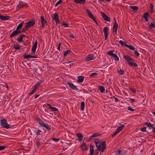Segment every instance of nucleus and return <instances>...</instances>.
Here are the masks:
<instances>
[{"label": "nucleus", "mask_w": 155, "mask_h": 155, "mask_svg": "<svg viewBox=\"0 0 155 155\" xmlns=\"http://www.w3.org/2000/svg\"><path fill=\"white\" fill-rule=\"evenodd\" d=\"M129 89L133 93H135L136 92V89L135 88H129Z\"/></svg>", "instance_id": "obj_48"}, {"label": "nucleus", "mask_w": 155, "mask_h": 155, "mask_svg": "<svg viewBox=\"0 0 155 155\" xmlns=\"http://www.w3.org/2000/svg\"><path fill=\"white\" fill-rule=\"evenodd\" d=\"M37 58V56L35 55V56H32L31 55H30L29 54H25L24 55V58H27L28 59L30 58Z\"/></svg>", "instance_id": "obj_11"}, {"label": "nucleus", "mask_w": 155, "mask_h": 155, "mask_svg": "<svg viewBox=\"0 0 155 155\" xmlns=\"http://www.w3.org/2000/svg\"><path fill=\"white\" fill-rule=\"evenodd\" d=\"M92 19H93L94 21V22L97 24H98V22H97V21L95 19V18L94 17H93V18H91Z\"/></svg>", "instance_id": "obj_57"}, {"label": "nucleus", "mask_w": 155, "mask_h": 155, "mask_svg": "<svg viewBox=\"0 0 155 155\" xmlns=\"http://www.w3.org/2000/svg\"><path fill=\"white\" fill-rule=\"evenodd\" d=\"M128 110H130L132 111H133L134 110L132 109V108H131L130 107H128Z\"/></svg>", "instance_id": "obj_58"}, {"label": "nucleus", "mask_w": 155, "mask_h": 155, "mask_svg": "<svg viewBox=\"0 0 155 155\" xmlns=\"http://www.w3.org/2000/svg\"><path fill=\"white\" fill-rule=\"evenodd\" d=\"M119 73L121 75H123L124 73V71L120 69L119 71H118Z\"/></svg>", "instance_id": "obj_47"}, {"label": "nucleus", "mask_w": 155, "mask_h": 155, "mask_svg": "<svg viewBox=\"0 0 155 155\" xmlns=\"http://www.w3.org/2000/svg\"><path fill=\"white\" fill-rule=\"evenodd\" d=\"M112 57L115 60H116L117 61H118L119 60V58L117 57L116 54H114L113 55H112Z\"/></svg>", "instance_id": "obj_34"}, {"label": "nucleus", "mask_w": 155, "mask_h": 155, "mask_svg": "<svg viewBox=\"0 0 155 155\" xmlns=\"http://www.w3.org/2000/svg\"><path fill=\"white\" fill-rule=\"evenodd\" d=\"M130 8L134 11H135L136 12H137L138 9V8L137 6H130Z\"/></svg>", "instance_id": "obj_27"}, {"label": "nucleus", "mask_w": 155, "mask_h": 155, "mask_svg": "<svg viewBox=\"0 0 155 155\" xmlns=\"http://www.w3.org/2000/svg\"><path fill=\"white\" fill-rule=\"evenodd\" d=\"M40 19L41 24V27L42 28H43L45 27V24H46L47 22L43 16H41L40 17Z\"/></svg>", "instance_id": "obj_3"}, {"label": "nucleus", "mask_w": 155, "mask_h": 155, "mask_svg": "<svg viewBox=\"0 0 155 155\" xmlns=\"http://www.w3.org/2000/svg\"><path fill=\"white\" fill-rule=\"evenodd\" d=\"M40 84V83H38L37 84L35 85L33 88H35V89L36 90V89L38 87Z\"/></svg>", "instance_id": "obj_37"}, {"label": "nucleus", "mask_w": 155, "mask_h": 155, "mask_svg": "<svg viewBox=\"0 0 155 155\" xmlns=\"http://www.w3.org/2000/svg\"><path fill=\"white\" fill-rule=\"evenodd\" d=\"M62 0H59V1H58V2H57V3H56L55 5V6L56 7L57 6H58L59 4H60L62 3Z\"/></svg>", "instance_id": "obj_40"}, {"label": "nucleus", "mask_w": 155, "mask_h": 155, "mask_svg": "<svg viewBox=\"0 0 155 155\" xmlns=\"http://www.w3.org/2000/svg\"><path fill=\"white\" fill-rule=\"evenodd\" d=\"M129 65L131 67H136L138 66L136 63L135 62H129Z\"/></svg>", "instance_id": "obj_32"}, {"label": "nucleus", "mask_w": 155, "mask_h": 155, "mask_svg": "<svg viewBox=\"0 0 155 155\" xmlns=\"http://www.w3.org/2000/svg\"><path fill=\"white\" fill-rule=\"evenodd\" d=\"M124 46L126 47H128L129 49L132 50H134L135 48L134 47L131 45H129L127 44H125Z\"/></svg>", "instance_id": "obj_26"}, {"label": "nucleus", "mask_w": 155, "mask_h": 155, "mask_svg": "<svg viewBox=\"0 0 155 155\" xmlns=\"http://www.w3.org/2000/svg\"><path fill=\"white\" fill-rule=\"evenodd\" d=\"M6 147V146H0V150H4Z\"/></svg>", "instance_id": "obj_52"}, {"label": "nucleus", "mask_w": 155, "mask_h": 155, "mask_svg": "<svg viewBox=\"0 0 155 155\" xmlns=\"http://www.w3.org/2000/svg\"><path fill=\"white\" fill-rule=\"evenodd\" d=\"M25 37V35H21L19 37L17 38V40L19 43H21L22 41L23 38Z\"/></svg>", "instance_id": "obj_15"}, {"label": "nucleus", "mask_w": 155, "mask_h": 155, "mask_svg": "<svg viewBox=\"0 0 155 155\" xmlns=\"http://www.w3.org/2000/svg\"><path fill=\"white\" fill-rule=\"evenodd\" d=\"M17 35H18V34L16 31L15 30L12 33L10 36L9 38L13 37Z\"/></svg>", "instance_id": "obj_29"}, {"label": "nucleus", "mask_w": 155, "mask_h": 155, "mask_svg": "<svg viewBox=\"0 0 155 155\" xmlns=\"http://www.w3.org/2000/svg\"><path fill=\"white\" fill-rule=\"evenodd\" d=\"M35 21L33 20H31L26 23V26L29 28L35 25Z\"/></svg>", "instance_id": "obj_4"}, {"label": "nucleus", "mask_w": 155, "mask_h": 155, "mask_svg": "<svg viewBox=\"0 0 155 155\" xmlns=\"http://www.w3.org/2000/svg\"><path fill=\"white\" fill-rule=\"evenodd\" d=\"M71 51L70 50H67V51H65L64 52L63 54L64 56L65 57L68 54L70 53Z\"/></svg>", "instance_id": "obj_33"}, {"label": "nucleus", "mask_w": 155, "mask_h": 155, "mask_svg": "<svg viewBox=\"0 0 155 155\" xmlns=\"http://www.w3.org/2000/svg\"><path fill=\"white\" fill-rule=\"evenodd\" d=\"M101 152H103L106 148V144L105 141H103L101 142Z\"/></svg>", "instance_id": "obj_12"}, {"label": "nucleus", "mask_w": 155, "mask_h": 155, "mask_svg": "<svg viewBox=\"0 0 155 155\" xmlns=\"http://www.w3.org/2000/svg\"><path fill=\"white\" fill-rule=\"evenodd\" d=\"M118 27V25L116 21L114 22V25L113 26V32L115 33L116 34H117V28Z\"/></svg>", "instance_id": "obj_7"}, {"label": "nucleus", "mask_w": 155, "mask_h": 155, "mask_svg": "<svg viewBox=\"0 0 155 155\" xmlns=\"http://www.w3.org/2000/svg\"><path fill=\"white\" fill-rule=\"evenodd\" d=\"M53 19L55 21L57 24H58L60 23V21L59 20L58 15L56 13L54 14V16L53 17Z\"/></svg>", "instance_id": "obj_8"}, {"label": "nucleus", "mask_w": 155, "mask_h": 155, "mask_svg": "<svg viewBox=\"0 0 155 155\" xmlns=\"http://www.w3.org/2000/svg\"><path fill=\"white\" fill-rule=\"evenodd\" d=\"M86 12L90 18L91 19L92 18H93L94 16H93V14H92L91 12L89 9H87Z\"/></svg>", "instance_id": "obj_19"}, {"label": "nucleus", "mask_w": 155, "mask_h": 155, "mask_svg": "<svg viewBox=\"0 0 155 155\" xmlns=\"http://www.w3.org/2000/svg\"><path fill=\"white\" fill-rule=\"evenodd\" d=\"M108 28L107 27H105L103 29V31L104 33V35L105 36V40H106L107 39V37L108 35L107 32V30H108Z\"/></svg>", "instance_id": "obj_10"}, {"label": "nucleus", "mask_w": 155, "mask_h": 155, "mask_svg": "<svg viewBox=\"0 0 155 155\" xmlns=\"http://www.w3.org/2000/svg\"><path fill=\"white\" fill-rule=\"evenodd\" d=\"M107 54L110 56H112V55L114 54L113 53V51H108L107 52Z\"/></svg>", "instance_id": "obj_41"}, {"label": "nucleus", "mask_w": 155, "mask_h": 155, "mask_svg": "<svg viewBox=\"0 0 155 155\" xmlns=\"http://www.w3.org/2000/svg\"><path fill=\"white\" fill-rule=\"evenodd\" d=\"M123 58L126 60L127 61V63L129 65V62H132L134 61V60L131 58V57L128 55H124Z\"/></svg>", "instance_id": "obj_2"}, {"label": "nucleus", "mask_w": 155, "mask_h": 155, "mask_svg": "<svg viewBox=\"0 0 155 155\" xmlns=\"http://www.w3.org/2000/svg\"><path fill=\"white\" fill-rule=\"evenodd\" d=\"M149 15V14L147 12H146L143 14V17L144 18H145L148 17Z\"/></svg>", "instance_id": "obj_38"}, {"label": "nucleus", "mask_w": 155, "mask_h": 155, "mask_svg": "<svg viewBox=\"0 0 155 155\" xmlns=\"http://www.w3.org/2000/svg\"><path fill=\"white\" fill-rule=\"evenodd\" d=\"M125 125L124 124H122L120 125V126L118 127L116 130H117L118 132H119L120 131H121L122 130V129L124 127Z\"/></svg>", "instance_id": "obj_23"}, {"label": "nucleus", "mask_w": 155, "mask_h": 155, "mask_svg": "<svg viewBox=\"0 0 155 155\" xmlns=\"http://www.w3.org/2000/svg\"><path fill=\"white\" fill-rule=\"evenodd\" d=\"M94 59V56L91 54L88 55L85 58V60L86 61H89Z\"/></svg>", "instance_id": "obj_13"}, {"label": "nucleus", "mask_w": 155, "mask_h": 155, "mask_svg": "<svg viewBox=\"0 0 155 155\" xmlns=\"http://www.w3.org/2000/svg\"><path fill=\"white\" fill-rule=\"evenodd\" d=\"M85 0H74V2L76 3L84 4L85 3Z\"/></svg>", "instance_id": "obj_18"}, {"label": "nucleus", "mask_w": 155, "mask_h": 155, "mask_svg": "<svg viewBox=\"0 0 155 155\" xmlns=\"http://www.w3.org/2000/svg\"><path fill=\"white\" fill-rule=\"evenodd\" d=\"M28 28L26 25L25 27L22 30V32H25Z\"/></svg>", "instance_id": "obj_45"}, {"label": "nucleus", "mask_w": 155, "mask_h": 155, "mask_svg": "<svg viewBox=\"0 0 155 155\" xmlns=\"http://www.w3.org/2000/svg\"><path fill=\"white\" fill-rule=\"evenodd\" d=\"M0 124L1 126L4 128L6 129H8L9 128V125L8 124L6 119H4L1 120Z\"/></svg>", "instance_id": "obj_1"}, {"label": "nucleus", "mask_w": 155, "mask_h": 155, "mask_svg": "<svg viewBox=\"0 0 155 155\" xmlns=\"http://www.w3.org/2000/svg\"><path fill=\"white\" fill-rule=\"evenodd\" d=\"M119 43L122 45H124L125 44L124 42L122 40H120L119 41Z\"/></svg>", "instance_id": "obj_53"}, {"label": "nucleus", "mask_w": 155, "mask_h": 155, "mask_svg": "<svg viewBox=\"0 0 155 155\" xmlns=\"http://www.w3.org/2000/svg\"><path fill=\"white\" fill-rule=\"evenodd\" d=\"M81 149L83 151L87 150L86 148V144L84 143H83L82 145L81 146Z\"/></svg>", "instance_id": "obj_21"}, {"label": "nucleus", "mask_w": 155, "mask_h": 155, "mask_svg": "<svg viewBox=\"0 0 155 155\" xmlns=\"http://www.w3.org/2000/svg\"><path fill=\"white\" fill-rule=\"evenodd\" d=\"M26 5V4L23 2L22 1H20L19 3V5L18 7L20 6V8L23 7L24 6H25Z\"/></svg>", "instance_id": "obj_22"}, {"label": "nucleus", "mask_w": 155, "mask_h": 155, "mask_svg": "<svg viewBox=\"0 0 155 155\" xmlns=\"http://www.w3.org/2000/svg\"><path fill=\"white\" fill-rule=\"evenodd\" d=\"M98 88L99 89L101 93H103L105 91V88L102 86H100L98 87Z\"/></svg>", "instance_id": "obj_28"}, {"label": "nucleus", "mask_w": 155, "mask_h": 155, "mask_svg": "<svg viewBox=\"0 0 155 155\" xmlns=\"http://www.w3.org/2000/svg\"><path fill=\"white\" fill-rule=\"evenodd\" d=\"M97 75V74L96 73H93L90 75V76L91 77H93V76Z\"/></svg>", "instance_id": "obj_46"}, {"label": "nucleus", "mask_w": 155, "mask_h": 155, "mask_svg": "<svg viewBox=\"0 0 155 155\" xmlns=\"http://www.w3.org/2000/svg\"><path fill=\"white\" fill-rule=\"evenodd\" d=\"M10 17L8 16H4L0 14V18L2 20H6L9 19Z\"/></svg>", "instance_id": "obj_14"}, {"label": "nucleus", "mask_w": 155, "mask_h": 155, "mask_svg": "<svg viewBox=\"0 0 155 155\" xmlns=\"http://www.w3.org/2000/svg\"><path fill=\"white\" fill-rule=\"evenodd\" d=\"M38 44L37 41H36L34 43V44L32 47L31 51V54H35L36 49Z\"/></svg>", "instance_id": "obj_5"}, {"label": "nucleus", "mask_w": 155, "mask_h": 155, "mask_svg": "<svg viewBox=\"0 0 155 155\" xmlns=\"http://www.w3.org/2000/svg\"><path fill=\"white\" fill-rule=\"evenodd\" d=\"M134 54H136V56L138 57L139 56V54L137 50H135Z\"/></svg>", "instance_id": "obj_50"}, {"label": "nucleus", "mask_w": 155, "mask_h": 155, "mask_svg": "<svg viewBox=\"0 0 155 155\" xmlns=\"http://www.w3.org/2000/svg\"><path fill=\"white\" fill-rule=\"evenodd\" d=\"M150 8H151V10L152 12V11H153V6L151 5L150 6Z\"/></svg>", "instance_id": "obj_62"}, {"label": "nucleus", "mask_w": 155, "mask_h": 155, "mask_svg": "<svg viewBox=\"0 0 155 155\" xmlns=\"http://www.w3.org/2000/svg\"><path fill=\"white\" fill-rule=\"evenodd\" d=\"M13 48L15 50H18L20 49V47L18 45L14 44L13 45Z\"/></svg>", "instance_id": "obj_35"}, {"label": "nucleus", "mask_w": 155, "mask_h": 155, "mask_svg": "<svg viewBox=\"0 0 155 155\" xmlns=\"http://www.w3.org/2000/svg\"><path fill=\"white\" fill-rule=\"evenodd\" d=\"M84 76H80L78 77V80L77 82L79 83H82L84 80Z\"/></svg>", "instance_id": "obj_16"}, {"label": "nucleus", "mask_w": 155, "mask_h": 155, "mask_svg": "<svg viewBox=\"0 0 155 155\" xmlns=\"http://www.w3.org/2000/svg\"><path fill=\"white\" fill-rule=\"evenodd\" d=\"M52 140L54 141H55V142H58L59 141V140H60V139L59 138H52Z\"/></svg>", "instance_id": "obj_49"}, {"label": "nucleus", "mask_w": 155, "mask_h": 155, "mask_svg": "<svg viewBox=\"0 0 155 155\" xmlns=\"http://www.w3.org/2000/svg\"><path fill=\"white\" fill-rule=\"evenodd\" d=\"M117 155H118V154H120V153H121V150H118L117 151Z\"/></svg>", "instance_id": "obj_61"}, {"label": "nucleus", "mask_w": 155, "mask_h": 155, "mask_svg": "<svg viewBox=\"0 0 155 155\" xmlns=\"http://www.w3.org/2000/svg\"><path fill=\"white\" fill-rule=\"evenodd\" d=\"M118 133L119 132H118V131L117 130H116L113 134L112 135V137H114L115 136L117 135Z\"/></svg>", "instance_id": "obj_44"}, {"label": "nucleus", "mask_w": 155, "mask_h": 155, "mask_svg": "<svg viewBox=\"0 0 155 155\" xmlns=\"http://www.w3.org/2000/svg\"><path fill=\"white\" fill-rule=\"evenodd\" d=\"M23 22H22L17 27L16 29L17 30H19L20 29L23 25Z\"/></svg>", "instance_id": "obj_31"}, {"label": "nucleus", "mask_w": 155, "mask_h": 155, "mask_svg": "<svg viewBox=\"0 0 155 155\" xmlns=\"http://www.w3.org/2000/svg\"><path fill=\"white\" fill-rule=\"evenodd\" d=\"M77 137L79 138V140L81 141L82 140L83 136L82 134L80 133H78L77 134Z\"/></svg>", "instance_id": "obj_25"}, {"label": "nucleus", "mask_w": 155, "mask_h": 155, "mask_svg": "<svg viewBox=\"0 0 155 155\" xmlns=\"http://www.w3.org/2000/svg\"><path fill=\"white\" fill-rule=\"evenodd\" d=\"M85 106V103L84 101H82L81 103V110H84V107Z\"/></svg>", "instance_id": "obj_30"}, {"label": "nucleus", "mask_w": 155, "mask_h": 155, "mask_svg": "<svg viewBox=\"0 0 155 155\" xmlns=\"http://www.w3.org/2000/svg\"><path fill=\"white\" fill-rule=\"evenodd\" d=\"M39 123L44 127L45 128L48 130H49L51 129L50 126L48 124H46L44 123L42 121L40 120Z\"/></svg>", "instance_id": "obj_6"}, {"label": "nucleus", "mask_w": 155, "mask_h": 155, "mask_svg": "<svg viewBox=\"0 0 155 155\" xmlns=\"http://www.w3.org/2000/svg\"><path fill=\"white\" fill-rule=\"evenodd\" d=\"M152 128H153V130H152L153 132V133H155V127H153Z\"/></svg>", "instance_id": "obj_64"}, {"label": "nucleus", "mask_w": 155, "mask_h": 155, "mask_svg": "<svg viewBox=\"0 0 155 155\" xmlns=\"http://www.w3.org/2000/svg\"><path fill=\"white\" fill-rule=\"evenodd\" d=\"M61 24L65 26V27H68V24L67 23L65 22H63L61 23Z\"/></svg>", "instance_id": "obj_51"}, {"label": "nucleus", "mask_w": 155, "mask_h": 155, "mask_svg": "<svg viewBox=\"0 0 155 155\" xmlns=\"http://www.w3.org/2000/svg\"><path fill=\"white\" fill-rule=\"evenodd\" d=\"M50 108L53 111H57L58 110V109L57 108L53 107H50Z\"/></svg>", "instance_id": "obj_43"}, {"label": "nucleus", "mask_w": 155, "mask_h": 155, "mask_svg": "<svg viewBox=\"0 0 155 155\" xmlns=\"http://www.w3.org/2000/svg\"><path fill=\"white\" fill-rule=\"evenodd\" d=\"M41 131L40 130H38V131L37 132H36V134L37 135H40V132H41Z\"/></svg>", "instance_id": "obj_59"}, {"label": "nucleus", "mask_w": 155, "mask_h": 155, "mask_svg": "<svg viewBox=\"0 0 155 155\" xmlns=\"http://www.w3.org/2000/svg\"><path fill=\"white\" fill-rule=\"evenodd\" d=\"M114 99H115V101L116 102H118V99L117 97H115V98H114Z\"/></svg>", "instance_id": "obj_63"}, {"label": "nucleus", "mask_w": 155, "mask_h": 155, "mask_svg": "<svg viewBox=\"0 0 155 155\" xmlns=\"http://www.w3.org/2000/svg\"><path fill=\"white\" fill-rule=\"evenodd\" d=\"M95 143L96 147L98 148V150L100 151L101 150V143L99 141H95Z\"/></svg>", "instance_id": "obj_20"}, {"label": "nucleus", "mask_w": 155, "mask_h": 155, "mask_svg": "<svg viewBox=\"0 0 155 155\" xmlns=\"http://www.w3.org/2000/svg\"><path fill=\"white\" fill-rule=\"evenodd\" d=\"M145 124L147 126V127H150L151 128L153 127V125L151 124L150 123L147 122V123H146Z\"/></svg>", "instance_id": "obj_36"}, {"label": "nucleus", "mask_w": 155, "mask_h": 155, "mask_svg": "<svg viewBox=\"0 0 155 155\" xmlns=\"http://www.w3.org/2000/svg\"><path fill=\"white\" fill-rule=\"evenodd\" d=\"M68 84L70 87L72 88L73 90H78V89L76 88V86L74 85L73 84L70 82H68Z\"/></svg>", "instance_id": "obj_17"}, {"label": "nucleus", "mask_w": 155, "mask_h": 155, "mask_svg": "<svg viewBox=\"0 0 155 155\" xmlns=\"http://www.w3.org/2000/svg\"><path fill=\"white\" fill-rule=\"evenodd\" d=\"M15 31H16L18 35L20 34V33H21L22 32V31H19V30H17L16 29Z\"/></svg>", "instance_id": "obj_60"}, {"label": "nucleus", "mask_w": 155, "mask_h": 155, "mask_svg": "<svg viewBox=\"0 0 155 155\" xmlns=\"http://www.w3.org/2000/svg\"><path fill=\"white\" fill-rule=\"evenodd\" d=\"M150 27L153 28H155V25L153 22L152 21L151 22L150 25H149V28H150Z\"/></svg>", "instance_id": "obj_39"}, {"label": "nucleus", "mask_w": 155, "mask_h": 155, "mask_svg": "<svg viewBox=\"0 0 155 155\" xmlns=\"http://www.w3.org/2000/svg\"><path fill=\"white\" fill-rule=\"evenodd\" d=\"M36 91V89L35 88H33V89L32 90V91L29 93V95H31L32 94H33Z\"/></svg>", "instance_id": "obj_42"}, {"label": "nucleus", "mask_w": 155, "mask_h": 155, "mask_svg": "<svg viewBox=\"0 0 155 155\" xmlns=\"http://www.w3.org/2000/svg\"><path fill=\"white\" fill-rule=\"evenodd\" d=\"M98 136V135L96 134H93L91 137V138H93V137H96L97 136Z\"/></svg>", "instance_id": "obj_56"}, {"label": "nucleus", "mask_w": 155, "mask_h": 155, "mask_svg": "<svg viewBox=\"0 0 155 155\" xmlns=\"http://www.w3.org/2000/svg\"><path fill=\"white\" fill-rule=\"evenodd\" d=\"M61 42H60L59 43V45H58V50L59 51H60L61 50V49H60V46H61Z\"/></svg>", "instance_id": "obj_55"}, {"label": "nucleus", "mask_w": 155, "mask_h": 155, "mask_svg": "<svg viewBox=\"0 0 155 155\" xmlns=\"http://www.w3.org/2000/svg\"><path fill=\"white\" fill-rule=\"evenodd\" d=\"M101 13L103 18L105 21H110V19L109 17L102 12H101Z\"/></svg>", "instance_id": "obj_9"}, {"label": "nucleus", "mask_w": 155, "mask_h": 155, "mask_svg": "<svg viewBox=\"0 0 155 155\" xmlns=\"http://www.w3.org/2000/svg\"><path fill=\"white\" fill-rule=\"evenodd\" d=\"M90 155H93L94 153V147L92 145H90Z\"/></svg>", "instance_id": "obj_24"}, {"label": "nucleus", "mask_w": 155, "mask_h": 155, "mask_svg": "<svg viewBox=\"0 0 155 155\" xmlns=\"http://www.w3.org/2000/svg\"><path fill=\"white\" fill-rule=\"evenodd\" d=\"M146 127H143L142 129H141V131L143 132H146Z\"/></svg>", "instance_id": "obj_54"}]
</instances>
